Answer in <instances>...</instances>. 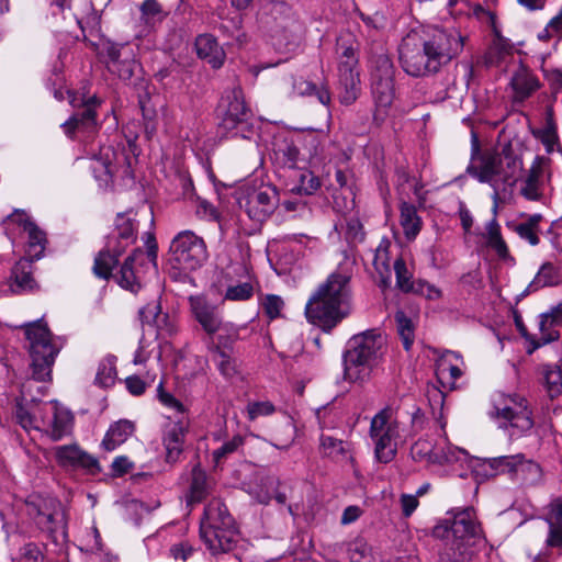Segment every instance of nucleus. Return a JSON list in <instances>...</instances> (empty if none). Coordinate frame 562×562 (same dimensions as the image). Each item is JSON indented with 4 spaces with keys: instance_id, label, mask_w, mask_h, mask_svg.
<instances>
[{
    "instance_id": "nucleus-1",
    "label": "nucleus",
    "mask_w": 562,
    "mask_h": 562,
    "mask_svg": "<svg viewBox=\"0 0 562 562\" xmlns=\"http://www.w3.org/2000/svg\"><path fill=\"white\" fill-rule=\"evenodd\" d=\"M464 41L465 37L454 29L412 30L402 38L398 47L401 66L411 77L434 76L461 54Z\"/></svg>"
},
{
    "instance_id": "nucleus-2",
    "label": "nucleus",
    "mask_w": 562,
    "mask_h": 562,
    "mask_svg": "<svg viewBox=\"0 0 562 562\" xmlns=\"http://www.w3.org/2000/svg\"><path fill=\"white\" fill-rule=\"evenodd\" d=\"M349 281V276L334 272L317 288L305 306L311 324L328 333L350 314Z\"/></svg>"
},
{
    "instance_id": "nucleus-3",
    "label": "nucleus",
    "mask_w": 562,
    "mask_h": 562,
    "mask_svg": "<svg viewBox=\"0 0 562 562\" xmlns=\"http://www.w3.org/2000/svg\"><path fill=\"white\" fill-rule=\"evenodd\" d=\"M386 352V337L378 328L353 335L344 352V375L350 382H363Z\"/></svg>"
},
{
    "instance_id": "nucleus-4",
    "label": "nucleus",
    "mask_w": 562,
    "mask_h": 562,
    "mask_svg": "<svg viewBox=\"0 0 562 562\" xmlns=\"http://www.w3.org/2000/svg\"><path fill=\"white\" fill-rule=\"evenodd\" d=\"M200 533L212 554L226 553L236 547L238 530L221 499L213 498L205 506Z\"/></svg>"
},
{
    "instance_id": "nucleus-5",
    "label": "nucleus",
    "mask_w": 562,
    "mask_h": 562,
    "mask_svg": "<svg viewBox=\"0 0 562 562\" xmlns=\"http://www.w3.org/2000/svg\"><path fill=\"white\" fill-rule=\"evenodd\" d=\"M521 169L522 160L514 156L510 149H504L503 157L499 155L484 156L477 166L469 167L468 172L480 182L488 183L494 189V213H496L499 187L502 184L513 187Z\"/></svg>"
},
{
    "instance_id": "nucleus-6",
    "label": "nucleus",
    "mask_w": 562,
    "mask_h": 562,
    "mask_svg": "<svg viewBox=\"0 0 562 562\" xmlns=\"http://www.w3.org/2000/svg\"><path fill=\"white\" fill-rule=\"evenodd\" d=\"M136 237L135 220L128 214H117L114 228L106 237L105 248L99 251L94 258L93 273L100 279H110L113 268L119 262V257L135 243Z\"/></svg>"
},
{
    "instance_id": "nucleus-7",
    "label": "nucleus",
    "mask_w": 562,
    "mask_h": 562,
    "mask_svg": "<svg viewBox=\"0 0 562 562\" xmlns=\"http://www.w3.org/2000/svg\"><path fill=\"white\" fill-rule=\"evenodd\" d=\"M220 126L234 137L255 139L258 126L251 110L246 105L243 90L239 87L225 92L218 104Z\"/></svg>"
},
{
    "instance_id": "nucleus-8",
    "label": "nucleus",
    "mask_w": 562,
    "mask_h": 562,
    "mask_svg": "<svg viewBox=\"0 0 562 562\" xmlns=\"http://www.w3.org/2000/svg\"><path fill=\"white\" fill-rule=\"evenodd\" d=\"M23 328L29 341L32 378L41 382L47 381L59 349L54 345L52 333L42 321L25 324Z\"/></svg>"
},
{
    "instance_id": "nucleus-9",
    "label": "nucleus",
    "mask_w": 562,
    "mask_h": 562,
    "mask_svg": "<svg viewBox=\"0 0 562 562\" xmlns=\"http://www.w3.org/2000/svg\"><path fill=\"white\" fill-rule=\"evenodd\" d=\"M488 414L501 420L499 427L508 429L510 438H518L533 427L528 401L518 394L497 393L493 398V409Z\"/></svg>"
},
{
    "instance_id": "nucleus-10",
    "label": "nucleus",
    "mask_w": 562,
    "mask_h": 562,
    "mask_svg": "<svg viewBox=\"0 0 562 562\" xmlns=\"http://www.w3.org/2000/svg\"><path fill=\"white\" fill-rule=\"evenodd\" d=\"M209 257L202 237L191 231L177 234L169 248V261L175 269L193 271L202 267Z\"/></svg>"
},
{
    "instance_id": "nucleus-11",
    "label": "nucleus",
    "mask_w": 562,
    "mask_h": 562,
    "mask_svg": "<svg viewBox=\"0 0 562 562\" xmlns=\"http://www.w3.org/2000/svg\"><path fill=\"white\" fill-rule=\"evenodd\" d=\"M436 538L450 541H464L474 544V540L481 537L482 529L476 521L473 507L450 510L447 517L435 526Z\"/></svg>"
},
{
    "instance_id": "nucleus-12",
    "label": "nucleus",
    "mask_w": 562,
    "mask_h": 562,
    "mask_svg": "<svg viewBox=\"0 0 562 562\" xmlns=\"http://www.w3.org/2000/svg\"><path fill=\"white\" fill-rule=\"evenodd\" d=\"M386 409L379 412L371 420L370 437L374 441V454L379 462H391L397 452L398 425L390 422Z\"/></svg>"
},
{
    "instance_id": "nucleus-13",
    "label": "nucleus",
    "mask_w": 562,
    "mask_h": 562,
    "mask_svg": "<svg viewBox=\"0 0 562 562\" xmlns=\"http://www.w3.org/2000/svg\"><path fill=\"white\" fill-rule=\"evenodd\" d=\"M69 98L70 104L78 110L63 124L66 135L70 138H76L77 134L91 137L98 130L95 109L100 101L94 95L85 98L75 93H70Z\"/></svg>"
},
{
    "instance_id": "nucleus-14",
    "label": "nucleus",
    "mask_w": 562,
    "mask_h": 562,
    "mask_svg": "<svg viewBox=\"0 0 562 562\" xmlns=\"http://www.w3.org/2000/svg\"><path fill=\"white\" fill-rule=\"evenodd\" d=\"M102 54L106 57V67L111 74L116 75L123 81L133 78L138 64L126 44L108 42L102 47Z\"/></svg>"
},
{
    "instance_id": "nucleus-15",
    "label": "nucleus",
    "mask_w": 562,
    "mask_h": 562,
    "mask_svg": "<svg viewBox=\"0 0 562 562\" xmlns=\"http://www.w3.org/2000/svg\"><path fill=\"white\" fill-rule=\"evenodd\" d=\"M157 244L154 237H150V240L147 244L146 254L137 248L135 249L123 262L120 269V273L117 276V283L123 289L130 290L131 292L136 293L140 289V282L137 277V271L135 269V263L143 261L146 256L149 262L153 266L157 267Z\"/></svg>"
},
{
    "instance_id": "nucleus-16",
    "label": "nucleus",
    "mask_w": 562,
    "mask_h": 562,
    "mask_svg": "<svg viewBox=\"0 0 562 562\" xmlns=\"http://www.w3.org/2000/svg\"><path fill=\"white\" fill-rule=\"evenodd\" d=\"M278 204L277 189L265 186L248 193L244 207L249 218L262 223L274 212Z\"/></svg>"
},
{
    "instance_id": "nucleus-17",
    "label": "nucleus",
    "mask_w": 562,
    "mask_h": 562,
    "mask_svg": "<svg viewBox=\"0 0 562 562\" xmlns=\"http://www.w3.org/2000/svg\"><path fill=\"white\" fill-rule=\"evenodd\" d=\"M339 100L342 104L350 105L361 92L360 74L355 61L338 64Z\"/></svg>"
},
{
    "instance_id": "nucleus-18",
    "label": "nucleus",
    "mask_w": 562,
    "mask_h": 562,
    "mask_svg": "<svg viewBox=\"0 0 562 562\" xmlns=\"http://www.w3.org/2000/svg\"><path fill=\"white\" fill-rule=\"evenodd\" d=\"M191 312L209 336L220 330L222 325L221 316L216 306L206 301L203 296H190Z\"/></svg>"
},
{
    "instance_id": "nucleus-19",
    "label": "nucleus",
    "mask_w": 562,
    "mask_h": 562,
    "mask_svg": "<svg viewBox=\"0 0 562 562\" xmlns=\"http://www.w3.org/2000/svg\"><path fill=\"white\" fill-rule=\"evenodd\" d=\"M130 167L131 162L124 150L115 151L111 147H106L102 148L101 156L95 159L92 169L95 172L97 178L102 179L101 171L104 176L112 178L120 171V169H123V172L127 173Z\"/></svg>"
},
{
    "instance_id": "nucleus-20",
    "label": "nucleus",
    "mask_w": 562,
    "mask_h": 562,
    "mask_svg": "<svg viewBox=\"0 0 562 562\" xmlns=\"http://www.w3.org/2000/svg\"><path fill=\"white\" fill-rule=\"evenodd\" d=\"M55 456L61 467L83 468L90 473L100 471L98 460L77 446L57 447Z\"/></svg>"
},
{
    "instance_id": "nucleus-21",
    "label": "nucleus",
    "mask_w": 562,
    "mask_h": 562,
    "mask_svg": "<svg viewBox=\"0 0 562 562\" xmlns=\"http://www.w3.org/2000/svg\"><path fill=\"white\" fill-rule=\"evenodd\" d=\"M186 434L187 424L182 419L173 422L166 427L162 441L168 462H176L178 460L182 452Z\"/></svg>"
},
{
    "instance_id": "nucleus-22",
    "label": "nucleus",
    "mask_w": 562,
    "mask_h": 562,
    "mask_svg": "<svg viewBox=\"0 0 562 562\" xmlns=\"http://www.w3.org/2000/svg\"><path fill=\"white\" fill-rule=\"evenodd\" d=\"M562 325V307L558 305L553 307L549 313L541 315L539 323L540 337L535 340L533 349L544 346L549 342L555 341L560 338V333L557 327Z\"/></svg>"
},
{
    "instance_id": "nucleus-23",
    "label": "nucleus",
    "mask_w": 562,
    "mask_h": 562,
    "mask_svg": "<svg viewBox=\"0 0 562 562\" xmlns=\"http://www.w3.org/2000/svg\"><path fill=\"white\" fill-rule=\"evenodd\" d=\"M195 50L200 58L205 59L213 68H220L225 59V52L211 34H201L195 38Z\"/></svg>"
},
{
    "instance_id": "nucleus-24",
    "label": "nucleus",
    "mask_w": 562,
    "mask_h": 562,
    "mask_svg": "<svg viewBox=\"0 0 562 562\" xmlns=\"http://www.w3.org/2000/svg\"><path fill=\"white\" fill-rule=\"evenodd\" d=\"M33 259L19 260L11 271L10 289L14 293L32 291L36 283L33 279Z\"/></svg>"
},
{
    "instance_id": "nucleus-25",
    "label": "nucleus",
    "mask_w": 562,
    "mask_h": 562,
    "mask_svg": "<svg viewBox=\"0 0 562 562\" xmlns=\"http://www.w3.org/2000/svg\"><path fill=\"white\" fill-rule=\"evenodd\" d=\"M510 86L518 101L529 98L540 87L538 78L525 66L520 65L510 79Z\"/></svg>"
},
{
    "instance_id": "nucleus-26",
    "label": "nucleus",
    "mask_w": 562,
    "mask_h": 562,
    "mask_svg": "<svg viewBox=\"0 0 562 562\" xmlns=\"http://www.w3.org/2000/svg\"><path fill=\"white\" fill-rule=\"evenodd\" d=\"M142 322L156 326L160 330H166L168 335H173L177 329L170 323L169 316L161 313V306L158 301H153L139 311Z\"/></svg>"
},
{
    "instance_id": "nucleus-27",
    "label": "nucleus",
    "mask_w": 562,
    "mask_h": 562,
    "mask_svg": "<svg viewBox=\"0 0 562 562\" xmlns=\"http://www.w3.org/2000/svg\"><path fill=\"white\" fill-rule=\"evenodd\" d=\"M474 551L471 543L446 540L438 562H472Z\"/></svg>"
},
{
    "instance_id": "nucleus-28",
    "label": "nucleus",
    "mask_w": 562,
    "mask_h": 562,
    "mask_svg": "<svg viewBox=\"0 0 562 562\" xmlns=\"http://www.w3.org/2000/svg\"><path fill=\"white\" fill-rule=\"evenodd\" d=\"M547 521L549 524V547H562V498L555 497L549 505Z\"/></svg>"
},
{
    "instance_id": "nucleus-29",
    "label": "nucleus",
    "mask_w": 562,
    "mask_h": 562,
    "mask_svg": "<svg viewBox=\"0 0 562 562\" xmlns=\"http://www.w3.org/2000/svg\"><path fill=\"white\" fill-rule=\"evenodd\" d=\"M400 223L405 237L408 240L415 239L423 225L422 218L417 214L416 206L406 201H402L400 204Z\"/></svg>"
},
{
    "instance_id": "nucleus-30",
    "label": "nucleus",
    "mask_w": 562,
    "mask_h": 562,
    "mask_svg": "<svg viewBox=\"0 0 562 562\" xmlns=\"http://www.w3.org/2000/svg\"><path fill=\"white\" fill-rule=\"evenodd\" d=\"M134 424L127 419H121L109 428L102 446L105 450L112 451L120 445L126 441V439L134 432Z\"/></svg>"
},
{
    "instance_id": "nucleus-31",
    "label": "nucleus",
    "mask_w": 562,
    "mask_h": 562,
    "mask_svg": "<svg viewBox=\"0 0 562 562\" xmlns=\"http://www.w3.org/2000/svg\"><path fill=\"white\" fill-rule=\"evenodd\" d=\"M543 158L537 156L528 171L524 187L520 190L521 195L529 201H538L541 198L539 190V179L542 173L541 164Z\"/></svg>"
},
{
    "instance_id": "nucleus-32",
    "label": "nucleus",
    "mask_w": 562,
    "mask_h": 562,
    "mask_svg": "<svg viewBox=\"0 0 562 562\" xmlns=\"http://www.w3.org/2000/svg\"><path fill=\"white\" fill-rule=\"evenodd\" d=\"M395 68L389 55L374 54L370 61V80L383 81L394 79Z\"/></svg>"
},
{
    "instance_id": "nucleus-33",
    "label": "nucleus",
    "mask_w": 562,
    "mask_h": 562,
    "mask_svg": "<svg viewBox=\"0 0 562 562\" xmlns=\"http://www.w3.org/2000/svg\"><path fill=\"white\" fill-rule=\"evenodd\" d=\"M210 493L206 473L199 467L192 469L188 503H201Z\"/></svg>"
},
{
    "instance_id": "nucleus-34",
    "label": "nucleus",
    "mask_w": 562,
    "mask_h": 562,
    "mask_svg": "<svg viewBox=\"0 0 562 562\" xmlns=\"http://www.w3.org/2000/svg\"><path fill=\"white\" fill-rule=\"evenodd\" d=\"M485 229L486 233L484 234V237L486 239V245L491 247L499 258H507L509 251L504 238L502 237L501 226L495 217L486 224Z\"/></svg>"
},
{
    "instance_id": "nucleus-35",
    "label": "nucleus",
    "mask_w": 562,
    "mask_h": 562,
    "mask_svg": "<svg viewBox=\"0 0 562 562\" xmlns=\"http://www.w3.org/2000/svg\"><path fill=\"white\" fill-rule=\"evenodd\" d=\"M561 281L562 278L559 270L551 262H546L541 266L528 289L537 291L544 286L558 285Z\"/></svg>"
},
{
    "instance_id": "nucleus-36",
    "label": "nucleus",
    "mask_w": 562,
    "mask_h": 562,
    "mask_svg": "<svg viewBox=\"0 0 562 562\" xmlns=\"http://www.w3.org/2000/svg\"><path fill=\"white\" fill-rule=\"evenodd\" d=\"M515 476L519 477L527 485H536L542 479V470L540 465L532 460L525 459L520 454L519 462H517Z\"/></svg>"
},
{
    "instance_id": "nucleus-37",
    "label": "nucleus",
    "mask_w": 562,
    "mask_h": 562,
    "mask_svg": "<svg viewBox=\"0 0 562 562\" xmlns=\"http://www.w3.org/2000/svg\"><path fill=\"white\" fill-rule=\"evenodd\" d=\"M139 10L140 21L150 29L161 23L167 16V12L157 0H145Z\"/></svg>"
},
{
    "instance_id": "nucleus-38",
    "label": "nucleus",
    "mask_w": 562,
    "mask_h": 562,
    "mask_svg": "<svg viewBox=\"0 0 562 562\" xmlns=\"http://www.w3.org/2000/svg\"><path fill=\"white\" fill-rule=\"evenodd\" d=\"M24 228L29 234L27 252L33 259H38L45 249V233L30 221H25Z\"/></svg>"
},
{
    "instance_id": "nucleus-39",
    "label": "nucleus",
    "mask_w": 562,
    "mask_h": 562,
    "mask_svg": "<svg viewBox=\"0 0 562 562\" xmlns=\"http://www.w3.org/2000/svg\"><path fill=\"white\" fill-rule=\"evenodd\" d=\"M371 91L378 106H390L395 98L394 79L371 82Z\"/></svg>"
},
{
    "instance_id": "nucleus-40",
    "label": "nucleus",
    "mask_w": 562,
    "mask_h": 562,
    "mask_svg": "<svg viewBox=\"0 0 562 562\" xmlns=\"http://www.w3.org/2000/svg\"><path fill=\"white\" fill-rule=\"evenodd\" d=\"M520 453L515 456H502L497 458H490L484 461V467L491 469V475L502 473H510L515 475L517 462H519Z\"/></svg>"
},
{
    "instance_id": "nucleus-41",
    "label": "nucleus",
    "mask_w": 562,
    "mask_h": 562,
    "mask_svg": "<svg viewBox=\"0 0 562 562\" xmlns=\"http://www.w3.org/2000/svg\"><path fill=\"white\" fill-rule=\"evenodd\" d=\"M395 321L403 347L406 351H408L412 348L415 339L413 322L402 311L396 312Z\"/></svg>"
},
{
    "instance_id": "nucleus-42",
    "label": "nucleus",
    "mask_w": 562,
    "mask_h": 562,
    "mask_svg": "<svg viewBox=\"0 0 562 562\" xmlns=\"http://www.w3.org/2000/svg\"><path fill=\"white\" fill-rule=\"evenodd\" d=\"M297 186L293 188L300 194L311 195L321 188V180L313 171L304 169L300 170L297 176Z\"/></svg>"
},
{
    "instance_id": "nucleus-43",
    "label": "nucleus",
    "mask_w": 562,
    "mask_h": 562,
    "mask_svg": "<svg viewBox=\"0 0 562 562\" xmlns=\"http://www.w3.org/2000/svg\"><path fill=\"white\" fill-rule=\"evenodd\" d=\"M116 368L112 359H103L98 367L95 374V384L101 387H110L115 383Z\"/></svg>"
},
{
    "instance_id": "nucleus-44",
    "label": "nucleus",
    "mask_w": 562,
    "mask_h": 562,
    "mask_svg": "<svg viewBox=\"0 0 562 562\" xmlns=\"http://www.w3.org/2000/svg\"><path fill=\"white\" fill-rule=\"evenodd\" d=\"M394 271L396 276V286L403 292H413L416 286V281L412 280V273L408 271L402 258H397L394 261Z\"/></svg>"
},
{
    "instance_id": "nucleus-45",
    "label": "nucleus",
    "mask_w": 562,
    "mask_h": 562,
    "mask_svg": "<svg viewBox=\"0 0 562 562\" xmlns=\"http://www.w3.org/2000/svg\"><path fill=\"white\" fill-rule=\"evenodd\" d=\"M277 154L283 165L289 168H295L299 161L300 149L292 139H284L278 145Z\"/></svg>"
},
{
    "instance_id": "nucleus-46",
    "label": "nucleus",
    "mask_w": 562,
    "mask_h": 562,
    "mask_svg": "<svg viewBox=\"0 0 562 562\" xmlns=\"http://www.w3.org/2000/svg\"><path fill=\"white\" fill-rule=\"evenodd\" d=\"M71 425V416L68 412L55 411L50 429V438L54 441L60 440L69 432Z\"/></svg>"
},
{
    "instance_id": "nucleus-47",
    "label": "nucleus",
    "mask_w": 562,
    "mask_h": 562,
    "mask_svg": "<svg viewBox=\"0 0 562 562\" xmlns=\"http://www.w3.org/2000/svg\"><path fill=\"white\" fill-rule=\"evenodd\" d=\"M211 355L213 362L225 378H232L237 373V362L232 357V352L217 351Z\"/></svg>"
},
{
    "instance_id": "nucleus-48",
    "label": "nucleus",
    "mask_w": 562,
    "mask_h": 562,
    "mask_svg": "<svg viewBox=\"0 0 562 562\" xmlns=\"http://www.w3.org/2000/svg\"><path fill=\"white\" fill-rule=\"evenodd\" d=\"M427 396L432 415L440 423V427L443 429L446 426V422L443 420V404L446 395L442 391L432 386L431 389H428Z\"/></svg>"
},
{
    "instance_id": "nucleus-49",
    "label": "nucleus",
    "mask_w": 562,
    "mask_h": 562,
    "mask_svg": "<svg viewBox=\"0 0 562 562\" xmlns=\"http://www.w3.org/2000/svg\"><path fill=\"white\" fill-rule=\"evenodd\" d=\"M544 383L548 391V394L551 398L557 397L562 392V372L559 368H546L544 373Z\"/></svg>"
},
{
    "instance_id": "nucleus-50",
    "label": "nucleus",
    "mask_w": 562,
    "mask_h": 562,
    "mask_svg": "<svg viewBox=\"0 0 562 562\" xmlns=\"http://www.w3.org/2000/svg\"><path fill=\"white\" fill-rule=\"evenodd\" d=\"M348 554L351 562H373L371 547L363 539H356L349 543Z\"/></svg>"
},
{
    "instance_id": "nucleus-51",
    "label": "nucleus",
    "mask_w": 562,
    "mask_h": 562,
    "mask_svg": "<svg viewBox=\"0 0 562 562\" xmlns=\"http://www.w3.org/2000/svg\"><path fill=\"white\" fill-rule=\"evenodd\" d=\"M235 341H236V335L220 334V335H217V337L215 339L212 336H209V339L206 342L207 350L211 353H214L217 351L232 352L233 345L235 344Z\"/></svg>"
},
{
    "instance_id": "nucleus-52",
    "label": "nucleus",
    "mask_w": 562,
    "mask_h": 562,
    "mask_svg": "<svg viewBox=\"0 0 562 562\" xmlns=\"http://www.w3.org/2000/svg\"><path fill=\"white\" fill-rule=\"evenodd\" d=\"M346 239L350 244H359L364 240L366 233L360 220L356 216H350L346 220Z\"/></svg>"
},
{
    "instance_id": "nucleus-53",
    "label": "nucleus",
    "mask_w": 562,
    "mask_h": 562,
    "mask_svg": "<svg viewBox=\"0 0 562 562\" xmlns=\"http://www.w3.org/2000/svg\"><path fill=\"white\" fill-rule=\"evenodd\" d=\"M254 294V286L249 282H243L227 288L225 299L229 301H246Z\"/></svg>"
},
{
    "instance_id": "nucleus-54",
    "label": "nucleus",
    "mask_w": 562,
    "mask_h": 562,
    "mask_svg": "<svg viewBox=\"0 0 562 562\" xmlns=\"http://www.w3.org/2000/svg\"><path fill=\"white\" fill-rule=\"evenodd\" d=\"M246 412L248 419L255 420L259 417L272 415L276 412V407L269 401L249 402Z\"/></svg>"
},
{
    "instance_id": "nucleus-55",
    "label": "nucleus",
    "mask_w": 562,
    "mask_h": 562,
    "mask_svg": "<svg viewBox=\"0 0 562 562\" xmlns=\"http://www.w3.org/2000/svg\"><path fill=\"white\" fill-rule=\"evenodd\" d=\"M244 443V438L240 435L234 436L231 440L224 442L220 448L213 451V459L218 464L228 454L234 453Z\"/></svg>"
},
{
    "instance_id": "nucleus-56",
    "label": "nucleus",
    "mask_w": 562,
    "mask_h": 562,
    "mask_svg": "<svg viewBox=\"0 0 562 562\" xmlns=\"http://www.w3.org/2000/svg\"><path fill=\"white\" fill-rule=\"evenodd\" d=\"M321 448L327 457H338L345 453L344 441L331 436H321Z\"/></svg>"
},
{
    "instance_id": "nucleus-57",
    "label": "nucleus",
    "mask_w": 562,
    "mask_h": 562,
    "mask_svg": "<svg viewBox=\"0 0 562 562\" xmlns=\"http://www.w3.org/2000/svg\"><path fill=\"white\" fill-rule=\"evenodd\" d=\"M262 310L265 314L270 318L274 319L281 315V311L284 306L283 300L274 294H268L262 303Z\"/></svg>"
},
{
    "instance_id": "nucleus-58",
    "label": "nucleus",
    "mask_w": 562,
    "mask_h": 562,
    "mask_svg": "<svg viewBox=\"0 0 562 562\" xmlns=\"http://www.w3.org/2000/svg\"><path fill=\"white\" fill-rule=\"evenodd\" d=\"M280 485V482L274 476H267L262 480V486L266 488L265 491L260 488V491H251L250 494L257 499L260 504H269L272 499V494L269 492V490H273L274 487H278Z\"/></svg>"
},
{
    "instance_id": "nucleus-59",
    "label": "nucleus",
    "mask_w": 562,
    "mask_h": 562,
    "mask_svg": "<svg viewBox=\"0 0 562 562\" xmlns=\"http://www.w3.org/2000/svg\"><path fill=\"white\" fill-rule=\"evenodd\" d=\"M373 266L375 270L383 276L390 272L389 251L387 246L380 245L374 254Z\"/></svg>"
},
{
    "instance_id": "nucleus-60",
    "label": "nucleus",
    "mask_w": 562,
    "mask_h": 562,
    "mask_svg": "<svg viewBox=\"0 0 562 562\" xmlns=\"http://www.w3.org/2000/svg\"><path fill=\"white\" fill-rule=\"evenodd\" d=\"M15 418L18 424L25 430L37 428L30 411L20 401H18L15 405Z\"/></svg>"
},
{
    "instance_id": "nucleus-61",
    "label": "nucleus",
    "mask_w": 562,
    "mask_h": 562,
    "mask_svg": "<svg viewBox=\"0 0 562 562\" xmlns=\"http://www.w3.org/2000/svg\"><path fill=\"white\" fill-rule=\"evenodd\" d=\"M44 554L40 547L33 542L26 543L21 549V561L22 562H43Z\"/></svg>"
},
{
    "instance_id": "nucleus-62",
    "label": "nucleus",
    "mask_w": 562,
    "mask_h": 562,
    "mask_svg": "<svg viewBox=\"0 0 562 562\" xmlns=\"http://www.w3.org/2000/svg\"><path fill=\"white\" fill-rule=\"evenodd\" d=\"M157 392L159 401L165 406L173 408L181 414L184 413L183 404L179 400H177L172 394L164 391L162 382L159 383Z\"/></svg>"
},
{
    "instance_id": "nucleus-63",
    "label": "nucleus",
    "mask_w": 562,
    "mask_h": 562,
    "mask_svg": "<svg viewBox=\"0 0 562 562\" xmlns=\"http://www.w3.org/2000/svg\"><path fill=\"white\" fill-rule=\"evenodd\" d=\"M413 293L423 295L429 300H437L441 296L440 290L422 280L416 281Z\"/></svg>"
},
{
    "instance_id": "nucleus-64",
    "label": "nucleus",
    "mask_w": 562,
    "mask_h": 562,
    "mask_svg": "<svg viewBox=\"0 0 562 562\" xmlns=\"http://www.w3.org/2000/svg\"><path fill=\"white\" fill-rule=\"evenodd\" d=\"M125 385L128 392L135 396L142 395L146 390V383L137 375L127 376Z\"/></svg>"
}]
</instances>
